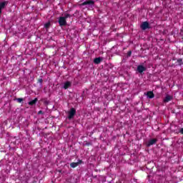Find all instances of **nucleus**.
<instances>
[{
  "label": "nucleus",
  "mask_w": 183,
  "mask_h": 183,
  "mask_svg": "<svg viewBox=\"0 0 183 183\" xmlns=\"http://www.w3.org/2000/svg\"><path fill=\"white\" fill-rule=\"evenodd\" d=\"M38 81H39V82L40 84H42V82L44 81V80H42V79H39Z\"/></svg>",
  "instance_id": "6ab92c4d"
},
{
  "label": "nucleus",
  "mask_w": 183,
  "mask_h": 183,
  "mask_svg": "<svg viewBox=\"0 0 183 183\" xmlns=\"http://www.w3.org/2000/svg\"><path fill=\"white\" fill-rule=\"evenodd\" d=\"M38 102V98H35L34 99L29 102V105H30V107H33V105H36V103Z\"/></svg>",
  "instance_id": "9d476101"
},
{
  "label": "nucleus",
  "mask_w": 183,
  "mask_h": 183,
  "mask_svg": "<svg viewBox=\"0 0 183 183\" xmlns=\"http://www.w3.org/2000/svg\"><path fill=\"white\" fill-rule=\"evenodd\" d=\"M84 5H92V0L86 1L81 4V6H84Z\"/></svg>",
  "instance_id": "ddd939ff"
},
{
  "label": "nucleus",
  "mask_w": 183,
  "mask_h": 183,
  "mask_svg": "<svg viewBox=\"0 0 183 183\" xmlns=\"http://www.w3.org/2000/svg\"><path fill=\"white\" fill-rule=\"evenodd\" d=\"M92 4H94V1H92Z\"/></svg>",
  "instance_id": "412c9836"
},
{
  "label": "nucleus",
  "mask_w": 183,
  "mask_h": 183,
  "mask_svg": "<svg viewBox=\"0 0 183 183\" xmlns=\"http://www.w3.org/2000/svg\"><path fill=\"white\" fill-rule=\"evenodd\" d=\"M50 26H51L50 22H47L44 24V28H46V29H48V28H49Z\"/></svg>",
  "instance_id": "4468645a"
},
{
  "label": "nucleus",
  "mask_w": 183,
  "mask_h": 183,
  "mask_svg": "<svg viewBox=\"0 0 183 183\" xmlns=\"http://www.w3.org/2000/svg\"><path fill=\"white\" fill-rule=\"evenodd\" d=\"M145 71H147V67L142 65H139L137 66V72H139V74H142V72H145Z\"/></svg>",
  "instance_id": "20e7f679"
},
{
  "label": "nucleus",
  "mask_w": 183,
  "mask_h": 183,
  "mask_svg": "<svg viewBox=\"0 0 183 183\" xmlns=\"http://www.w3.org/2000/svg\"><path fill=\"white\" fill-rule=\"evenodd\" d=\"M140 27L143 31H145V29H149V23H148V21H144L141 24Z\"/></svg>",
  "instance_id": "7ed1b4c3"
},
{
  "label": "nucleus",
  "mask_w": 183,
  "mask_h": 183,
  "mask_svg": "<svg viewBox=\"0 0 183 183\" xmlns=\"http://www.w3.org/2000/svg\"><path fill=\"white\" fill-rule=\"evenodd\" d=\"M71 86H72V83L69 81H67L64 83L63 88L64 89H68V88H71Z\"/></svg>",
  "instance_id": "6e6552de"
},
{
  "label": "nucleus",
  "mask_w": 183,
  "mask_h": 183,
  "mask_svg": "<svg viewBox=\"0 0 183 183\" xmlns=\"http://www.w3.org/2000/svg\"><path fill=\"white\" fill-rule=\"evenodd\" d=\"M179 133L182 134L183 135V128L180 129L179 130Z\"/></svg>",
  "instance_id": "aec40b11"
},
{
  "label": "nucleus",
  "mask_w": 183,
  "mask_h": 183,
  "mask_svg": "<svg viewBox=\"0 0 183 183\" xmlns=\"http://www.w3.org/2000/svg\"><path fill=\"white\" fill-rule=\"evenodd\" d=\"M81 164H82V160L79 159L78 162H71L70 164V167L71 168H76V167H78V165H81Z\"/></svg>",
  "instance_id": "0eeeda50"
},
{
  "label": "nucleus",
  "mask_w": 183,
  "mask_h": 183,
  "mask_svg": "<svg viewBox=\"0 0 183 183\" xmlns=\"http://www.w3.org/2000/svg\"><path fill=\"white\" fill-rule=\"evenodd\" d=\"M9 2L8 1H4L3 2H0V15L1 14H2V9H4L5 8V6H6V5H8Z\"/></svg>",
  "instance_id": "39448f33"
},
{
  "label": "nucleus",
  "mask_w": 183,
  "mask_h": 183,
  "mask_svg": "<svg viewBox=\"0 0 183 183\" xmlns=\"http://www.w3.org/2000/svg\"><path fill=\"white\" fill-rule=\"evenodd\" d=\"M131 55H132V51H129L127 52V56L129 57V56H131Z\"/></svg>",
  "instance_id": "f3484780"
},
{
  "label": "nucleus",
  "mask_w": 183,
  "mask_h": 183,
  "mask_svg": "<svg viewBox=\"0 0 183 183\" xmlns=\"http://www.w3.org/2000/svg\"><path fill=\"white\" fill-rule=\"evenodd\" d=\"M169 101H172V97L169 96V94H167L163 102L167 103V102H169Z\"/></svg>",
  "instance_id": "1a4fd4ad"
},
{
  "label": "nucleus",
  "mask_w": 183,
  "mask_h": 183,
  "mask_svg": "<svg viewBox=\"0 0 183 183\" xmlns=\"http://www.w3.org/2000/svg\"><path fill=\"white\" fill-rule=\"evenodd\" d=\"M16 99L19 102V104H21V102H24V99L23 98H17Z\"/></svg>",
  "instance_id": "2eb2a0df"
},
{
  "label": "nucleus",
  "mask_w": 183,
  "mask_h": 183,
  "mask_svg": "<svg viewBox=\"0 0 183 183\" xmlns=\"http://www.w3.org/2000/svg\"><path fill=\"white\" fill-rule=\"evenodd\" d=\"M76 114V109L75 108H71L70 111L68 112V119L71 120L73 119L74 117H75Z\"/></svg>",
  "instance_id": "f03ea898"
},
{
  "label": "nucleus",
  "mask_w": 183,
  "mask_h": 183,
  "mask_svg": "<svg viewBox=\"0 0 183 183\" xmlns=\"http://www.w3.org/2000/svg\"><path fill=\"white\" fill-rule=\"evenodd\" d=\"M38 114L39 115L44 114V112L42 110H40L38 112Z\"/></svg>",
  "instance_id": "a211bd4d"
},
{
  "label": "nucleus",
  "mask_w": 183,
  "mask_h": 183,
  "mask_svg": "<svg viewBox=\"0 0 183 183\" xmlns=\"http://www.w3.org/2000/svg\"><path fill=\"white\" fill-rule=\"evenodd\" d=\"M147 98H149L150 99L155 97V94H154L153 92H147Z\"/></svg>",
  "instance_id": "f8f14e48"
},
{
  "label": "nucleus",
  "mask_w": 183,
  "mask_h": 183,
  "mask_svg": "<svg viewBox=\"0 0 183 183\" xmlns=\"http://www.w3.org/2000/svg\"><path fill=\"white\" fill-rule=\"evenodd\" d=\"M177 62H178L179 65H182V59H177Z\"/></svg>",
  "instance_id": "dca6fc26"
},
{
  "label": "nucleus",
  "mask_w": 183,
  "mask_h": 183,
  "mask_svg": "<svg viewBox=\"0 0 183 183\" xmlns=\"http://www.w3.org/2000/svg\"><path fill=\"white\" fill-rule=\"evenodd\" d=\"M158 139H152L149 140V142L146 143L147 147H151V145H155L157 144Z\"/></svg>",
  "instance_id": "423d86ee"
},
{
  "label": "nucleus",
  "mask_w": 183,
  "mask_h": 183,
  "mask_svg": "<svg viewBox=\"0 0 183 183\" xmlns=\"http://www.w3.org/2000/svg\"><path fill=\"white\" fill-rule=\"evenodd\" d=\"M68 18H71V14H64V16L59 17V26H66V19Z\"/></svg>",
  "instance_id": "f257e3e1"
},
{
  "label": "nucleus",
  "mask_w": 183,
  "mask_h": 183,
  "mask_svg": "<svg viewBox=\"0 0 183 183\" xmlns=\"http://www.w3.org/2000/svg\"><path fill=\"white\" fill-rule=\"evenodd\" d=\"M100 62H102V57H97L94 59V63L96 64V65L99 64Z\"/></svg>",
  "instance_id": "9b49d317"
}]
</instances>
